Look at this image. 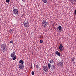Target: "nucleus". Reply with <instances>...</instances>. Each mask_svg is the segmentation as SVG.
<instances>
[{
	"mask_svg": "<svg viewBox=\"0 0 76 76\" xmlns=\"http://www.w3.org/2000/svg\"><path fill=\"white\" fill-rule=\"evenodd\" d=\"M19 67L21 70L23 69L24 67V65L23 64H20L19 65Z\"/></svg>",
	"mask_w": 76,
	"mask_h": 76,
	"instance_id": "nucleus-6",
	"label": "nucleus"
},
{
	"mask_svg": "<svg viewBox=\"0 0 76 76\" xmlns=\"http://www.w3.org/2000/svg\"><path fill=\"white\" fill-rule=\"evenodd\" d=\"M37 69H38V66H37Z\"/></svg>",
	"mask_w": 76,
	"mask_h": 76,
	"instance_id": "nucleus-26",
	"label": "nucleus"
},
{
	"mask_svg": "<svg viewBox=\"0 0 76 76\" xmlns=\"http://www.w3.org/2000/svg\"><path fill=\"white\" fill-rule=\"evenodd\" d=\"M48 25V22L46 20H44L42 23V25L43 28H46Z\"/></svg>",
	"mask_w": 76,
	"mask_h": 76,
	"instance_id": "nucleus-1",
	"label": "nucleus"
},
{
	"mask_svg": "<svg viewBox=\"0 0 76 76\" xmlns=\"http://www.w3.org/2000/svg\"><path fill=\"white\" fill-rule=\"evenodd\" d=\"M16 59V56H15L13 58V60H15Z\"/></svg>",
	"mask_w": 76,
	"mask_h": 76,
	"instance_id": "nucleus-18",
	"label": "nucleus"
},
{
	"mask_svg": "<svg viewBox=\"0 0 76 76\" xmlns=\"http://www.w3.org/2000/svg\"><path fill=\"white\" fill-rule=\"evenodd\" d=\"M72 61H73V62H75V58H73L72 59Z\"/></svg>",
	"mask_w": 76,
	"mask_h": 76,
	"instance_id": "nucleus-19",
	"label": "nucleus"
},
{
	"mask_svg": "<svg viewBox=\"0 0 76 76\" xmlns=\"http://www.w3.org/2000/svg\"><path fill=\"white\" fill-rule=\"evenodd\" d=\"M22 0V1H23V2H24V1H25V0Z\"/></svg>",
	"mask_w": 76,
	"mask_h": 76,
	"instance_id": "nucleus-24",
	"label": "nucleus"
},
{
	"mask_svg": "<svg viewBox=\"0 0 76 76\" xmlns=\"http://www.w3.org/2000/svg\"><path fill=\"white\" fill-rule=\"evenodd\" d=\"M48 69H50L51 68V64L50 63H49L48 64Z\"/></svg>",
	"mask_w": 76,
	"mask_h": 76,
	"instance_id": "nucleus-14",
	"label": "nucleus"
},
{
	"mask_svg": "<svg viewBox=\"0 0 76 76\" xmlns=\"http://www.w3.org/2000/svg\"><path fill=\"white\" fill-rule=\"evenodd\" d=\"M43 69L44 71L45 72H48V67L46 66H44L43 67Z\"/></svg>",
	"mask_w": 76,
	"mask_h": 76,
	"instance_id": "nucleus-4",
	"label": "nucleus"
},
{
	"mask_svg": "<svg viewBox=\"0 0 76 76\" xmlns=\"http://www.w3.org/2000/svg\"><path fill=\"white\" fill-rule=\"evenodd\" d=\"M59 64H60V65H61V66H63V62H62V61H60L59 62Z\"/></svg>",
	"mask_w": 76,
	"mask_h": 76,
	"instance_id": "nucleus-11",
	"label": "nucleus"
},
{
	"mask_svg": "<svg viewBox=\"0 0 76 76\" xmlns=\"http://www.w3.org/2000/svg\"><path fill=\"white\" fill-rule=\"evenodd\" d=\"M63 45H62V44L61 43L60 44V46H59V49L61 51H63Z\"/></svg>",
	"mask_w": 76,
	"mask_h": 76,
	"instance_id": "nucleus-7",
	"label": "nucleus"
},
{
	"mask_svg": "<svg viewBox=\"0 0 76 76\" xmlns=\"http://www.w3.org/2000/svg\"><path fill=\"white\" fill-rule=\"evenodd\" d=\"M1 46L2 50H3V51H6V49L7 50H8V49L7 48H6V43H4V42L3 44L1 45Z\"/></svg>",
	"mask_w": 76,
	"mask_h": 76,
	"instance_id": "nucleus-2",
	"label": "nucleus"
},
{
	"mask_svg": "<svg viewBox=\"0 0 76 76\" xmlns=\"http://www.w3.org/2000/svg\"><path fill=\"white\" fill-rule=\"evenodd\" d=\"M24 26H25L26 28V27L27 28H28L29 26V24L28 23L26 22H25L24 23Z\"/></svg>",
	"mask_w": 76,
	"mask_h": 76,
	"instance_id": "nucleus-5",
	"label": "nucleus"
},
{
	"mask_svg": "<svg viewBox=\"0 0 76 76\" xmlns=\"http://www.w3.org/2000/svg\"><path fill=\"white\" fill-rule=\"evenodd\" d=\"M43 42V41L42 40H40V43L41 44H42V43Z\"/></svg>",
	"mask_w": 76,
	"mask_h": 76,
	"instance_id": "nucleus-21",
	"label": "nucleus"
},
{
	"mask_svg": "<svg viewBox=\"0 0 76 76\" xmlns=\"http://www.w3.org/2000/svg\"><path fill=\"white\" fill-rule=\"evenodd\" d=\"M50 64H53L54 63V61L53 59H51L50 60Z\"/></svg>",
	"mask_w": 76,
	"mask_h": 76,
	"instance_id": "nucleus-12",
	"label": "nucleus"
},
{
	"mask_svg": "<svg viewBox=\"0 0 76 76\" xmlns=\"http://www.w3.org/2000/svg\"><path fill=\"white\" fill-rule=\"evenodd\" d=\"M55 54L56 55H57V56H60L61 55L60 53H59L58 51H56L55 52Z\"/></svg>",
	"mask_w": 76,
	"mask_h": 76,
	"instance_id": "nucleus-8",
	"label": "nucleus"
},
{
	"mask_svg": "<svg viewBox=\"0 0 76 76\" xmlns=\"http://www.w3.org/2000/svg\"><path fill=\"white\" fill-rule=\"evenodd\" d=\"M75 1H76V0H75Z\"/></svg>",
	"mask_w": 76,
	"mask_h": 76,
	"instance_id": "nucleus-28",
	"label": "nucleus"
},
{
	"mask_svg": "<svg viewBox=\"0 0 76 76\" xmlns=\"http://www.w3.org/2000/svg\"><path fill=\"white\" fill-rule=\"evenodd\" d=\"M10 43H11V44H13V41L11 40L10 42Z\"/></svg>",
	"mask_w": 76,
	"mask_h": 76,
	"instance_id": "nucleus-22",
	"label": "nucleus"
},
{
	"mask_svg": "<svg viewBox=\"0 0 76 76\" xmlns=\"http://www.w3.org/2000/svg\"><path fill=\"white\" fill-rule=\"evenodd\" d=\"M31 66V67H32V66Z\"/></svg>",
	"mask_w": 76,
	"mask_h": 76,
	"instance_id": "nucleus-27",
	"label": "nucleus"
},
{
	"mask_svg": "<svg viewBox=\"0 0 76 76\" xmlns=\"http://www.w3.org/2000/svg\"><path fill=\"white\" fill-rule=\"evenodd\" d=\"M40 38H43V37H41V36H40Z\"/></svg>",
	"mask_w": 76,
	"mask_h": 76,
	"instance_id": "nucleus-25",
	"label": "nucleus"
},
{
	"mask_svg": "<svg viewBox=\"0 0 76 76\" xmlns=\"http://www.w3.org/2000/svg\"><path fill=\"white\" fill-rule=\"evenodd\" d=\"M31 74L32 75H34V71H32Z\"/></svg>",
	"mask_w": 76,
	"mask_h": 76,
	"instance_id": "nucleus-20",
	"label": "nucleus"
},
{
	"mask_svg": "<svg viewBox=\"0 0 76 76\" xmlns=\"http://www.w3.org/2000/svg\"><path fill=\"white\" fill-rule=\"evenodd\" d=\"M42 1L44 3H47V1H48V0H42Z\"/></svg>",
	"mask_w": 76,
	"mask_h": 76,
	"instance_id": "nucleus-13",
	"label": "nucleus"
},
{
	"mask_svg": "<svg viewBox=\"0 0 76 76\" xmlns=\"http://www.w3.org/2000/svg\"><path fill=\"white\" fill-rule=\"evenodd\" d=\"M19 63L20 64H23L24 62L23 61V60L21 59Z\"/></svg>",
	"mask_w": 76,
	"mask_h": 76,
	"instance_id": "nucleus-9",
	"label": "nucleus"
},
{
	"mask_svg": "<svg viewBox=\"0 0 76 76\" xmlns=\"http://www.w3.org/2000/svg\"><path fill=\"white\" fill-rule=\"evenodd\" d=\"M13 12L15 15H17L19 13V10L17 9H14L13 10Z\"/></svg>",
	"mask_w": 76,
	"mask_h": 76,
	"instance_id": "nucleus-3",
	"label": "nucleus"
},
{
	"mask_svg": "<svg viewBox=\"0 0 76 76\" xmlns=\"http://www.w3.org/2000/svg\"><path fill=\"white\" fill-rule=\"evenodd\" d=\"M12 31V29H10L9 31V32L10 33H11Z\"/></svg>",
	"mask_w": 76,
	"mask_h": 76,
	"instance_id": "nucleus-23",
	"label": "nucleus"
},
{
	"mask_svg": "<svg viewBox=\"0 0 76 76\" xmlns=\"http://www.w3.org/2000/svg\"><path fill=\"white\" fill-rule=\"evenodd\" d=\"M10 56L11 57H12V58L15 56V53H14V52L13 53H11V54Z\"/></svg>",
	"mask_w": 76,
	"mask_h": 76,
	"instance_id": "nucleus-10",
	"label": "nucleus"
},
{
	"mask_svg": "<svg viewBox=\"0 0 76 76\" xmlns=\"http://www.w3.org/2000/svg\"><path fill=\"white\" fill-rule=\"evenodd\" d=\"M55 67V66H54V65H52V66H51V68L52 69H53H53H54Z\"/></svg>",
	"mask_w": 76,
	"mask_h": 76,
	"instance_id": "nucleus-15",
	"label": "nucleus"
},
{
	"mask_svg": "<svg viewBox=\"0 0 76 76\" xmlns=\"http://www.w3.org/2000/svg\"><path fill=\"white\" fill-rule=\"evenodd\" d=\"M6 3H7L8 4L9 3V2H10V0H6Z\"/></svg>",
	"mask_w": 76,
	"mask_h": 76,
	"instance_id": "nucleus-17",
	"label": "nucleus"
},
{
	"mask_svg": "<svg viewBox=\"0 0 76 76\" xmlns=\"http://www.w3.org/2000/svg\"><path fill=\"white\" fill-rule=\"evenodd\" d=\"M61 28H62V27L61 26H59L58 27V29L59 30H61Z\"/></svg>",
	"mask_w": 76,
	"mask_h": 76,
	"instance_id": "nucleus-16",
	"label": "nucleus"
}]
</instances>
